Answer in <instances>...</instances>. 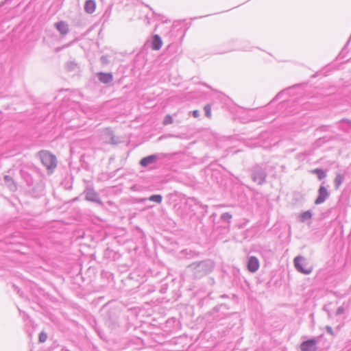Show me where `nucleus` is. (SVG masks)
<instances>
[{
    "mask_svg": "<svg viewBox=\"0 0 351 351\" xmlns=\"http://www.w3.org/2000/svg\"><path fill=\"white\" fill-rule=\"evenodd\" d=\"M214 267V263L210 260H205L199 262H195L188 266V269L193 271L196 278H199L209 272Z\"/></svg>",
    "mask_w": 351,
    "mask_h": 351,
    "instance_id": "f257e3e1",
    "label": "nucleus"
},
{
    "mask_svg": "<svg viewBox=\"0 0 351 351\" xmlns=\"http://www.w3.org/2000/svg\"><path fill=\"white\" fill-rule=\"evenodd\" d=\"M267 177L266 167L265 165H256L252 169V178L254 182L258 184L265 182Z\"/></svg>",
    "mask_w": 351,
    "mask_h": 351,
    "instance_id": "f03ea898",
    "label": "nucleus"
},
{
    "mask_svg": "<svg viewBox=\"0 0 351 351\" xmlns=\"http://www.w3.org/2000/svg\"><path fill=\"white\" fill-rule=\"evenodd\" d=\"M40 159L42 163L48 169H53L56 167V158L49 152H41Z\"/></svg>",
    "mask_w": 351,
    "mask_h": 351,
    "instance_id": "7ed1b4c3",
    "label": "nucleus"
},
{
    "mask_svg": "<svg viewBox=\"0 0 351 351\" xmlns=\"http://www.w3.org/2000/svg\"><path fill=\"white\" fill-rule=\"evenodd\" d=\"M294 266L295 269L300 273L304 274H309L312 271L311 267L305 268L304 266L307 265L306 258L302 256H296L294 260Z\"/></svg>",
    "mask_w": 351,
    "mask_h": 351,
    "instance_id": "20e7f679",
    "label": "nucleus"
},
{
    "mask_svg": "<svg viewBox=\"0 0 351 351\" xmlns=\"http://www.w3.org/2000/svg\"><path fill=\"white\" fill-rule=\"evenodd\" d=\"M86 199L92 202L101 204L99 196L97 193L92 188H86L84 191Z\"/></svg>",
    "mask_w": 351,
    "mask_h": 351,
    "instance_id": "39448f33",
    "label": "nucleus"
},
{
    "mask_svg": "<svg viewBox=\"0 0 351 351\" xmlns=\"http://www.w3.org/2000/svg\"><path fill=\"white\" fill-rule=\"evenodd\" d=\"M302 351H316L317 341L315 339H311L303 341L300 346Z\"/></svg>",
    "mask_w": 351,
    "mask_h": 351,
    "instance_id": "423d86ee",
    "label": "nucleus"
},
{
    "mask_svg": "<svg viewBox=\"0 0 351 351\" xmlns=\"http://www.w3.org/2000/svg\"><path fill=\"white\" fill-rule=\"evenodd\" d=\"M329 197V193L327 190V189L323 186L321 185L318 190V196L317 199L315 201V204L318 205L324 203L326 199Z\"/></svg>",
    "mask_w": 351,
    "mask_h": 351,
    "instance_id": "0eeeda50",
    "label": "nucleus"
},
{
    "mask_svg": "<svg viewBox=\"0 0 351 351\" xmlns=\"http://www.w3.org/2000/svg\"><path fill=\"white\" fill-rule=\"evenodd\" d=\"M259 261L258 259L255 256H250L248 258L247 268L249 271L254 273L259 268Z\"/></svg>",
    "mask_w": 351,
    "mask_h": 351,
    "instance_id": "6e6552de",
    "label": "nucleus"
},
{
    "mask_svg": "<svg viewBox=\"0 0 351 351\" xmlns=\"http://www.w3.org/2000/svg\"><path fill=\"white\" fill-rule=\"evenodd\" d=\"M158 158H159L158 155L152 154V155H149V156L143 158L140 160L139 163L142 167H146L148 165L156 162L158 160Z\"/></svg>",
    "mask_w": 351,
    "mask_h": 351,
    "instance_id": "1a4fd4ad",
    "label": "nucleus"
},
{
    "mask_svg": "<svg viewBox=\"0 0 351 351\" xmlns=\"http://www.w3.org/2000/svg\"><path fill=\"white\" fill-rule=\"evenodd\" d=\"M54 26L63 36H66L69 33V25L65 21H60L57 22L54 24Z\"/></svg>",
    "mask_w": 351,
    "mask_h": 351,
    "instance_id": "9d476101",
    "label": "nucleus"
},
{
    "mask_svg": "<svg viewBox=\"0 0 351 351\" xmlns=\"http://www.w3.org/2000/svg\"><path fill=\"white\" fill-rule=\"evenodd\" d=\"M97 75L99 80L104 84H109L113 80V75L111 73L100 72Z\"/></svg>",
    "mask_w": 351,
    "mask_h": 351,
    "instance_id": "9b49d317",
    "label": "nucleus"
},
{
    "mask_svg": "<svg viewBox=\"0 0 351 351\" xmlns=\"http://www.w3.org/2000/svg\"><path fill=\"white\" fill-rule=\"evenodd\" d=\"M162 45V41L161 38L158 34H155L152 40V49L158 51L161 48Z\"/></svg>",
    "mask_w": 351,
    "mask_h": 351,
    "instance_id": "f8f14e48",
    "label": "nucleus"
},
{
    "mask_svg": "<svg viewBox=\"0 0 351 351\" xmlns=\"http://www.w3.org/2000/svg\"><path fill=\"white\" fill-rule=\"evenodd\" d=\"M96 3L94 0H86L84 4V11L88 14H92L95 12Z\"/></svg>",
    "mask_w": 351,
    "mask_h": 351,
    "instance_id": "ddd939ff",
    "label": "nucleus"
},
{
    "mask_svg": "<svg viewBox=\"0 0 351 351\" xmlns=\"http://www.w3.org/2000/svg\"><path fill=\"white\" fill-rule=\"evenodd\" d=\"M4 182L6 184V185L10 188L11 191H15L16 189V185L15 184L13 179L10 176H5L4 178Z\"/></svg>",
    "mask_w": 351,
    "mask_h": 351,
    "instance_id": "4468645a",
    "label": "nucleus"
},
{
    "mask_svg": "<svg viewBox=\"0 0 351 351\" xmlns=\"http://www.w3.org/2000/svg\"><path fill=\"white\" fill-rule=\"evenodd\" d=\"M339 127L344 131H348L351 128V120L342 119L339 122Z\"/></svg>",
    "mask_w": 351,
    "mask_h": 351,
    "instance_id": "2eb2a0df",
    "label": "nucleus"
},
{
    "mask_svg": "<svg viewBox=\"0 0 351 351\" xmlns=\"http://www.w3.org/2000/svg\"><path fill=\"white\" fill-rule=\"evenodd\" d=\"M344 180V176L341 173H337L334 180V184L335 189H339Z\"/></svg>",
    "mask_w": 351,
    "mask_h": 351,
    "instance_id": "dca6fc26",
    "label": "nucleus"
},
{
    "mask_svg": "<svg viewBox=\"0 0 351 351\" xmlns=\"http://www.w3.org/2000/svg\"><path fill=\"white\" fill-rule=\"evenodd\" d=\"M311 217H312L311 212L310 210H307V211L303 212L300 215V221L301 222H304L306 220L311 219Z\"/></svg>",
    "mask_w": 351,
    "mask_h": 351,
    "instance_id": "f3484780",
    "label": "nucleus"
},
{
    "mask_svg": "<svg viewBox=\"0 0 351 351\" xmlns=\"http://www.w3.org/2000/svg\"><path fill=\"white\" fill-rule=\"evenodd\" d=\"M232 216L230 213H223L220 216V219L223 221V222H226L228 223V224L230 223V221H231V219H232Z\"/></svg>",
    "mask_w": 351,
    "mask_h": 351,
    "instance_id": "a211bd4d",
    "label": "nucleus"
},
{
    "mask_svg": "<svg viewBox=\"0 0 351 351\" xmlns=\"http://www.w3.org/2000/svg\"><path fill=\"white\" fill-rule=\"evenodd\" d=\"M148 199L152 202H156L158 204H160L162 200V197L161 195L157 194V195H151Z\"/></svg>",
    "mask_w": 351,
    "mask_h": 351,
    "instance_id": "6ab92c4d",
    "label": "nucleus"
},
{
    "mask_svg": "<svg viewBox=\"0 0 351 351\" xmlns=\"http://www.w3.org/2000/svg\"><path fill=\"white\" fill-rule=\"evenodd\" d=\"M315 173H316L319 180H322L326 176V172L321 169H316Z\"/></svg>",
    "mask_w": 351,
    "mask_h": 351,
    "instance_id": "aec40b11",
    "label": "nucleus"
},
{
    "mask_svg": "<svg viewBox=\"0 0 351 351\" xmlns=\"http://www.w3.org/2000/svg\"><path fill=\"white\" fill-rule=\"evenodd\" d=\"M173 118L171 117V115L169 114H167L165 116V117L164 118V120H163V125H169V124H171L173 123Z\"/></svg>",
    "mask_w": 351,
    "mask_h": 351,
    "instance_id": "412c9836",
    "label": "nucleus"
},
{
    "mask_svg": "<svg viewBox=\"0 0 351 351\" xmlns=\"http://www.w3.org/2000/svg\"><path fill=\"white\" fill-rule=\"evenodd\" d=\"M100 62L102 64L106 65L110 62V58L108 56L104 55L100 58Z\"/></svg>",
    "mask_w": 351,
    "mask_h": 351,
    "instance_id": "4be33fe9",
    "label": "nucleus"
},
{
    "mask_svg": "<svg viewBox=\"0 0 351 351\" xmlns=\"http://www.w3.org/2000/svg\"><path fill=\"white\" fill-rule=\"evenodd\" d=\"M38 339H39V341L40 343H44L46 341L47 339V335L46 332H45L44 331H42L40 334H39V337H38Z\"/></svg>",
    "mask_w": 351,
    "mask_h": 351,
    "instance_id": "5701e85b",
    "label": "nucleus"
},
{
    "mask_svg": "<svg viewBox=\"0 0 351 351\" xmlns=\"http://www.w3.org/2000/svg\"><path fill=\"white\" fill-rule=\"evenodd\" d=\"M76 66L77 64L73 62H67L66 64V68L69 71L74 70L76 68Z\"/></svg>",
    "mask_w": 351,
    "mask_h": 351,
    "instance_id": "b1692460",
    "label": "nucleus"
},
{
    "mask_svg": "<svg viewBox=\"0 0 351 351\" xmlns=\"http://www.w3.org/2000/svg\"><path fill=\"white\" fill-rule=\"evenodd\" d=\"M204 112L206 117L210 118L211 117V107L210 105L207 104L204 106Z\"/></svg>",
    "mask_w": 351,
    "mask_h": 351,
    "instance_id": "393cba45",
    "label": "nucleus"
},
{
    "mask_svg": "<svg viewBox=\"0 0 351 351\" xmlns=\"http://www.w3.org/2000/svg\"><path fill=\"white\" fill-rule=\"evenodd\" d=\"M343 312H344V308L343 306H339L336 311V315H341V314L343 313Z\"/></svg>",
    "mask_w": 351,
    "mask_h": 351,
    "instance_id": "a878e982",
    "label": "nucleus"
},
{
    "mask_svg": "<svg viewBox=\"0 0 351 351\" xmlns=\"http://www.w3.org/2000/svg\"><path fill=\"white\" fill-rule=\"evenodd\" d=\"M177 45H174V44H170L168 45V47H167V51H169L171 50V49H175V48H177Z\"/></svg>",
    "mask_w": 351,
    "mask_h": 351,
    "instance_id": "bb28decb",
    "label": "nucleus"
},
{
    "mask_svg": "<svg viewBox=\"0 0 351 351\" xmlns=\"http://www.w3.org/2000/svg\"><path fill=\"white\" fill-rule=\"evenodd\" d=\"M192 114H193V116L195 118H197L199 116V112L197 110H193Z\"/></svg>",
    "mask_w": 351,
    "mask_h": 351,
    "instance_id": "cd10ccee",
    "label": "nucleus"
},
{
    "mask_svg": "<svg viewBox=\"0 0 351 351\" xmlns=\"http://www.w3.org/2000/svg\"><path fill=\"white\" fill-rule=\"evenodd\" d=\"M326 331L330 333V335H332V328L330 326H326Z\"/></svg>",
    "mask_w": 351,
    "mask_h": 351,
    "instance_id": "c85d7f7f",
    "label": "nucleus"
},
{
    "mask_svg": "<svg viewBox=\"0 0 351 351\" xmlns=\"http://www.w3.org/2000/svg\"><path fill=\"white\" fill-rule=\"evenodd\" d=\"M13 287H14V290H16L17 287H15L14 285Z\"/></svg>",
    "mask_w": 351,
    "mask_h": 351,
    "instance_id": "c756f323",
    "label": "nucleus"
}]
</instances>
